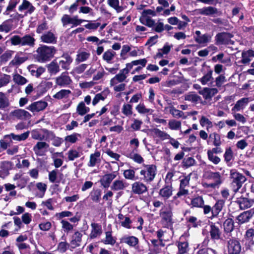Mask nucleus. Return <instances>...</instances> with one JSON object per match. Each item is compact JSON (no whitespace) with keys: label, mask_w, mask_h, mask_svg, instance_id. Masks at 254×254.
I'll return each instance as SVG.
<instances>
[{"label":"nucleus","mask_w":254,"mask_h":254,"mask_svg":"<svg viewBox=\"0 0 254 254\" xmlns=\"http://www.w3.org/2000/svg\"><path fill=\"white\" fill-rule=\"evenodd\" d=\"M49 146V144L46 142L39 141L35 146H34L33 150L36 154L39 155V151L40 150L43 148H47Z\"/></svg>","instance_id":"53"},{"label":"nucleus","mask_w":254,"mask_h":254,"mask_svg":"<svg viewBox=\"0 0 254 254\" xmlns=\"http://www.w3.org/2000/svg\"><path fill=\"white\" fill-rule=\"evenodd\" d=\"M207 153L208 160L212 162L214 164L217 165L220 162V158L218 156L214 155V153L210 151V150H208Z\"/></svg>","instance_id":"56"},{"label":"nucleus","mask_w":254,"mask_h":254,"mask_svg":"<svg viewBox=\"0 0 254 254\" xmlns=\"http://www.w3.org/2000/svg\"><path fill=\"white\" fill-rule=\"evenodd\" d=\"M47 106L48 103L47 102L41 100L32 103L27 107L26 109L32 113L39 112L45 109Z\"/></svg>","instance_id":"11"},{"label":"nucleus","mask_w":254,"mask_h":254,"mask_svg":"<svg viewBox=\"0 0 254 254\" xmlns=\"http://www.w3.org/2000/svg\"><path fill=\"white\" fill-rule=\"evenodd\" d=\"M78 137H81V134L78 133L74 132L70 135H67L64 138V140L66 142L74 143L78 140Z\"/></svg>","instance_id":"54"},{"label":"nucleus","mask_w":254,"mask_h":254,"mask_svg":"<svg viewBox=\"0 0 254 254\" xmlns=\"http://www.w3.org/2000/svg\"><path fill=\"white\" fill-rule=\"evenodd\" d=\"M101 195V190L100 189H96L93 190L90 193L91 199L95 202H98L100 201Z\"/></svg>","instance_id":"52"},{"label":"nucleus","mask_w":254,"mask_h":254,"mask_svg":"<svg viewBox=\"0 0 254 254\" xmlns=\"http://www.w3.org/2000/svg\"><path fill=\"white\" fill-rule=\"evenodd\" d=\"M189 247V243L187 241L179 242L178 244L179 253L180 254H184L187 253Z\"/></svg>","instance_id":"58"},{"label":"nucleus","mask_w":254,"mask_h":254,"mask_svg":"<svg viewBox=\"0 0 254 254\" xmlns=\"http://www.w3.org/2000/svg\"><path fill=\"white\" fill-rule=\"evenodd\" d=\"M112 233V230L105 232V239L101 242L105 245L114 246L116 242V238L113 236Z\"/></svg>","instance_id":"34"},{"label":"nucleus","mask_w":254,"mask_h":254,"mask_svg":"<svg viewBox=\"0 0 254 254\" xmlns=\"http://www.w3.org/2000/svg\"><path fill=\"white\" fill-rule=\"evenodd\" d=\"M230 178L232 181V185L236 187L238 190L242 187L243 184L246 181L247 178L241 173L238 172L236 169L230 170Z\"/></svg>","instance_id":"5"},{"label":"nucleus","mask_w":254,"mask_h":254,"mask_svg":"<svg viewBox=\"0 0 254 254\" xmlns=\"http://www.w3.org/2000/svg\"><path fill=\"white\" fill-rule=\"evenodd\" d=\"M148 191L146 186L141 182H135L131 185V192L135 194H142Z\"/></svg>","instance_id":"12"},{"label":"nucleus","mask_w":254,"mask_h":254,"mask_svg":"<svg viewBox=\"0 0 254 254\" xmlns=\"http://www.w3.org/2000/svg\"><path fill=\"white\" fill-rule=\"evenodd\" d=\"M91 230L89 237L90 239H94L100 237L102 234L103 230L102 226L99 223H92L91 224Z\"/></svg>","instance_id":"16"},{"label":"nucleus","mask_w":254,"mask_h":254,"mask_svg":"<svg viewBox=\"0 0 254 254\" xmlns=\"http://www.w3.org/2000/svg\"><path fill=\"white\" fill-rule=\"evenodd\" d=\"M82 236V234L78 231H76L74 232V233L71 236V240L69 243L70 245V250H72L71 249H74L77 247H79L80 246Z\"/></svg>","instance_id":"19"},{"label":"nucleus","mask_w":254,"mask_h":254,"mask_svg":"<svg viewBox=\"0 0 254 254\" xmlns=\"http://www.w3.org/2000/svg\"><path fill=\"white\" fill-rule=\"evenodd\" d=\"M225 200L224 199H218L214 205L212 207V215L209 217L211 219L218 217L219 214L224 207Z\"/></svg>","instance_id":"13"},{"label":"nucleus","mask_w":254,"mask_h":254,"mask_svg":"<svg viewBox=\"0 0 254 254\" xmlns=\"http://www.w3.org/2000/svg\"><path fill=\"white\" fill-rule=\"evenodd\" d=\"M9 106V101L6 94L2 92H0V109L4 110Z\"/></svg>","instance_id":"38"},{"label":"nucleus","mask_w":254,"mask_h":254,"mask_svg":"<svg viewBox=\"0 0 254 254\" xmlns=\"http://www.w3.org/2000/svg\"><path fill=\"white\" fill-rule=\"evenodd\" d=\"M120 243H125L130 247H135L138 245L139 240L133 236L125 235L120 239Z\"/></svg>","instance_id":"22"},{"label":"nucleus","mask_w":254,"mask_h":254,"mask_svg":"<svg viewBox=\"0 0 254 254\" xmlns=\"http://www.w3.org/2000/svg\"><path fill=\"white\" fill-rule=\"evenodd\" d=\"M11 114L13 116L19 120L29 119L31 117V115L28 112L23 109L14 110Z\"/></svg>","instance_id":"24"},{"label":"nucleus","mask_w":254,"mask_h":254,"mask_svg":"<svg viewBox=\"0 0 254 254\" xmlns=\"http://www.w3.org/2000/svg\"><path fill=\"white\" fill-rule=\"evenodd\" d=\"M209 139L213 140V144L215 146L218 147L221 145L222 142L221 141V136L217 132H214L210 133L209 134Z\"/></svg>","instance_id":"46"},{"label":"nucleus","mask_w":254,"mask_h":254,"mask_svg":"<svg viewBox=\"0 0 254 254\" xmlns=\"http://www.w3.org/2000/svg\"><path fill=\"white\" fill-rule=\"evenodd\" d=\"M232 37L233 35L230 33L225 32L218 33L215 36V44L218 46L233 44V42L231 40Z\"/></svg>","instance_id":"8"},{"label":"nucleus","mask_w":254,"mask_h":254,"mask_svg":"<svg viewBox=\"0 0 254 254\" xmlns=\"http://www.w3.org/2000/svg\"><path fill=\"white\" fill-rule=\"evenodd\" d=\"M195 163V160L193 157H189L185 158L183 160L182 162V167L183 168L187 169L192 166Z\"/></svg>","instance_id":"48"},{"label":"nucleus","mask_w":254,"mask_h":254,"mask_svg":"<svg viewBox=\"0 0 254 254\" xmlns=\"http://www.w3.org/2000/svg\"><path fill=\"white\" fill-rule=\"evenodd\" d=\"M186 220L187 223V227L189 229L191 227L197 228L201 225V221H198L197 218L193 216L186 217Z\"/></svg>","instance_id":"33"},{"label":"nucleus","mask_w":254,"mask_h":254,"mask_svg":"<svg viewBox=\"0 0 254 254\" xmlns=\"http://www.w3.org/2000/svg\"><path fill=\"white\" fill-rule=\"evenodd\" d=\"M204 204V201L202 196L198 195L191 199L190 203L189 205L191 206V208H201Z\"/></svg>","instance_id":"35"},{"label":"nucleus","mask_w":254,"mask_h":254,"mask_svg":"<svg viewBox=\"0 0 254 254\" xmlns=\"http://www.w3.org/2000/svg\"><path fill=\"white\" fill-rule=\"evenodd\" d=\"M13 80L16 83L21 85H24L28 82L25 77L18 73L13 75Z\"/></svg>","instance_id":"57"},{"label":"nucleus","mask_w":254,"mask_h":254,"mask_svg":"<svg viewBox=\"0 0 254 254\" xmlns=\"http://www.w3.org/2000/svg\"><path fill=\"white\" fill-rule=\"evenodd\" d=\"M70 90L68 89H62L55 95H53V98L58 100H61L64 98H68L69 95L71 94Z\"/></svg>","instance_id":"41"},{"label":"nucleus","mask_w":254,"mask_h":254,"mask_svg":"<svg viewBox=\"0 0 254 254\" xmlns=\"http://www.w3.org/2000/svg\"><path fill=\"white\" fill-rule=\"evenodd\" d=\"M28 9V12L32 13L35 10V7L27 0H23L22 4L19 6L18 10L22 11Z\"/></svg>","instance_id":"31"},{"label":"nucleus","mask_w":254,"mask_h":254,"mask_svg":"<svg viewBox=\"0 0 254 254\" xmlns=\"http://www.w3.org/2000/svg\"><path fill=\"white\" fill-rule=\"evenodd\" d=\"M132 105L129 104H124L122 108V113L126 116H129L132 114Z\"/></svg>","instance_id":"62"},{"label":"nucleus","mask_w":254,"mask_h":254,"mask_svg":"<svg viewBox=\"0 0 254 254\" xmlns=\"http://www.w3.org/2000/svg\"><path fill=\"white\" fill-rule=\"evenodd\" d=\"M90 56V54L86 52H82L77 55L76 61L78 63L82 62L87 60Z\"/></svg>","instance_id":"63"},{"label":"nucleus","mask_w":254,"mask_h":254,"mask_svg":"<svg viewBox=\"0 0 254 254\" xmlns=\"http://www.w3.org/2000/svg\"><path fill=\"white\" fill-rule=\"evenodd\" d=\"M144 168L140 171V179L148 184L152 182L157 174V167L154 164H143Z\"/></svg>","instance_id":"2"},{"label":"nucleus","mask_w":254,"mask_h":254,"mask_svg":"<svg viewBox=\"0 0 254 254\" xmlns=\"http://www.w3.org/2000/svg\"><path fill=\"white\" fill-rule=\"evenodd\" d=\"M100 156V152L96 151L94 153L91 154L90 156L89 162L88 164L89 167H94L96 165L98 158Z\"/></svg>","instance_id":"50"},{"label":"nucleus","mask_w":254,"mask_h":254,"mask_svg":"<svg viewBox=\"0 0 254 254\" xmlns=\"http://www.w3.org/2000/svg\"><path fill=\"white\" fill-rule=\"evenodd\" d=\"M138 169L133 168L132 169H128L124 171L123 175L124 177L128 180H134L137 178H135V171Z\"/></svg>","instance_id":"49"},{"label":"nucleus","mask_w":254,"mask_h":254,"mask_svg":"<svg viewBox=\"0 0 254 254\" xmlns=\"http://www.w3.org/2000/svg\"><path fill=\"white\" fill-rule=\"evenodd\" d=\"M47 91L46 87L44 86V85H43V82H41L34 89V92L36 93V95L33 96V99L34 100L38 99Z\"/></svg>","instance_id":"40"},{"label":"nucleus","mask_w":254,"mask_h":254,"mask_svg":"<svg viewBox=\"0 0 254 254\" xmlns=\"http://www.w3.org/2000/svg\"><path fill=\"white\" fill-rule=\"evenodd\" d=\"M62 228L64 233H68L73 229V225L65 219H62L61 221Z\"/></svg>","instance_id":"47"},{"label":"nucleus","mask_w":254,"mask_h":254,"mask_svg":"<svg viewBox=\"0 0 254 254\" xmlns=\"http://www.w3.org/2000/svg\"><path fill=\"white\" fill-rule=\"evenodd\" d=\"M170 108V113L173 117L176 118H182L183 119H185L187 118V116H184V113L183 111L176 109L173 106Z\"/></svg>","instance_id":"42"},{"label":"nucleus","mask_w":254,"mask_h":254,"mask_svg":"<svg viewBox=\"0 0 254 254\" xmlns=\"http://www.w3.org/2000/svg\"><path fill=\"white\" fill-rule=\"evenodd\" d=\"M217 92L218 90L217 88H209L207 87H205L202 90L199 91V93L202 95L206 100L211 99Z\"/></svg>","instance_id":"25"},{"label":"nucleus","mask_w":254,"mask_h":254,"mask_svg":"<svg viewBox=\"0 0 254 254\" xmlns=\"http://www.w3.org/2000/svg\"><path fill=\"white\" fill-rule=\"evenodd\" d=\"M196 36L194 37L195 41L198 44H204L208 43L211 38V36L207 34L201 35V32L197 30L195 32Z\"/></svg>","instance_id":"27"},{"label":"nucleus","mask_w":254,"mask_h":254,"mask_svg":"<svg viewBox=\"0 0 254 254\" xmlns=\"http://www.w3.org/2000/svg\"><path fill=\"white\" fill-rule=\"evenodd\" d=\"M48 72L51 74H56L59 72L60 70V65L56 62V60H54L50 64L47 65Z\"/></svg>","instance_id":"37"},{"label":"nucleus","mask_w":254,"mask_h":254,"mask_svg":"<svg viewBox=\"0 0 254 254\" xmlns=\"http://www.w3.org/2000/svg\"><path fill=\"white\" fill-rule=\"evenodd\" d=\"M41 130L46 135V139L50 138L53 140L52 144L54 146L59 147L63 143V138L56 136L53 131L49 130L46 128H42Z\"/></svg>","instance_id":"10"},{"label":"nucleus","mask_w":254,"mask_h":254,"mask_svg":"<svg viewBox=\"0 0 254 254\" xmlns=\"http://www.w3.org/2000/svg\"><path fill=\"white\" fill-rule=\"evenodd\" d=\"M160 216L161 220V222L164 227L169 228L173 226V213L170 210H167L165 211H160Z\"/></svg>","instance_id":"9"},{"label":"nucleus","mask_w":254,"mask_h":254,"mask_svg":"<svg viewBox=\"0 0 254 254\" xmlns=\"http://www.w3.org/2000/svg\"><path fill=\"white\" fill-rule=\"evenodd\" d=\"M210 227L209 235L210 239L214 242L222 240V232L221 229V223L219 222L213 223L209 222Z\"/></svg>","instance_id":"6"},{"label":"nucleus","mask_w":254,"mask_h":254,"mask_svg":"<svg viewBox=\"0 0 254 254\" xmlns=\"http://www.w3.org/2000/svg\"><path fill=\"white\" fill-rule=\"evenodd\" d=\"M213 71L210 66H207L206 73H204L201 78L198 79V81L200 82L202 85H206L211 80L213 79L212 77Z\"/></svg>","instance_id":"28"},{"label":"nucleus","mask_w":254,"mask_h":254,"mask_svg":"<svg viewBox=\"0 0 254 254\" xmlns=\"http://www.w3.org/2000/svg\"><path fill=\"white\" fill-rule=\"evenodd\" d=\"M68 159L69 161H73L75 158L80 157V153L75 149H70L68 152Z\"/></svg>","instance_id":"64"},{"label":"nucleus","mask_w":254,"mask_h":254,"mask_svg":"<svg viewBox=\"0 0 254 254\" xmlns=\"http://www.w3.org/2000/svg\"><path fill=\"white\" fill-rule=\"evenodd\" d=\"M116 55V52L108 50L105 52L103 55V59L106 61L108 63H110Z\"/></svg>","instance_id":"60"},{"label":"nucleus","mask_w":254,"mask_h":254,"mask_svg":"<svg viewBox=\"0 0 254 254\" xmlns=\"http://www.w3.org/2000/svg\"><path fill=\"white\" fill-rule=\"evenodd\" d=\"M234 221L231 218H227L225 220L223 223V228L224 232L229 236L231 235V233L235 229Z\"/></svg>","instance_id":"23"},{"label":"nucleus","mask_w":254,"mask_h":254,"mask_svg":"<svg viewBox=\"0 0 254 254\" xmlns=\"http://www.w3.org/2000/svg\"><path fill=\"white\" fill-rule=\"evenodd\" d=\"M199 13L203 15H211L213 14L220 15L217 8L212 6L204 7L199 9Z\"/></svg>","instance_id":"29"},{"label":"nucleus","mask_w":254,"mask_h":254,"mask_svg":"<svg viewBox=\"0 0 254 254\" xmlns=\"http://www.w3.org/2000/svg\"><path fill=\"white\" fill-rule=\"evenodd\" d=\"M29 131H27L21 134H15L14 133H10V135L13 140L21 141L26 140L29 136Z\"/></svg>","instance_id":"45"},{"label":"nucleus","mask_w":254,"mask_h":254,"mask_svg":"<svg viewBox=\"0 0 254 254\" xmlns=\"http://www.w3.org/2000/svg\"><path fill=\"white\" fill-rule=\"evenodd\" d=\"M61 58H63V60L59 61V65H61L63 69L68 70L70 68V64L73 62V59L67 52L64 53Z\"/></svg>","instance_id":"15"},{"label":"nucleus","mask_w":254,"mask_h":254,"mask_svg":"<svg viewBox=\"0 0 254 254\" xmlns=\"http://www.w3.org/2000/svg\"><path fill=\"white\" fill-rule=\"evenodd\" d=\"M117 172L105 174L100 180L101 185L105 188H108L112 181L117 177Z\"/></svg>","instance_id":"21"},{"label":"nucleus","mask_w":254,"mask_h":254,"mask_svg":"<svg viewBox=\"0 0 254 254\" xmlns=\"http://www.w3.org/2000/svg\"><path fill=\"white\" fill-rule=\"evenodd\" d=\"M223 157L225 162L229 166L231 164V161L234 158V153L231 147L226 148Z\"/></svg>","instance_id":"36"},{"label":"nucleus","mask_w":254,"mask_h":254,"mask_svg":"<svg viewBox=\"0 0 254 254\" xmlns=\"http://www.w3.org/2000/svg\"><path fill=\"white\" fill-rule=\"evenodd\" d=\"M35 39L30 35H25L21 37V46L33 47L35 45Z\"/></svg>","instance_id":"39"},{"label":"nucleus","mask_w":254,"mask_h":254,"mask_svg":"<svg viewBox=\"0 0 254 254\" xmlns=\"http://www.w3.org/2000/svg\"><path fill=\"white\" fill-rule=\"evenodd\" d=\"M173 187L172 184H165L159 192V195L166 200L169 199L173 194Z\"/></svg>","instance_id":"20"},{"label":"nucleus","mask_w":254,"mask_h":254,"mask_svg":"<svg viewBox=\"0 0 254 254\" xmlns=\"http://www.w3.org/2000/svg\"><path fill=\"white\" fill-rule=\"evenodd\" d=\"M108 4L115 9L117 12L121 11L123 9L119 6V0H108Z\"/></svg>","instance_id":"61"},{"label":"nucleus","mask_w":254,"mask_h":254,"mask_svg":"<svg viewBox=\"0 0 254 254\" xmlns=\"http://www.w3.org/2000/svg\"><path fill=\"white\" fill-rule=\"evenodd\" d=\"M42 128L40 129H34L31 131V137L36 140H43L46 139V135L42 134L41 132Z\"/></svg>","instance_id":"44"},{"label":"nucleus","mask_w":254,"mask_h":254,"mask_svg":"<svg viewBox=\"0 0 254 254\" xmlns=\"http://www.w3.org/2000/svg\"><path fill=\"white\" fill-rule=\"evenodd\" d=\"M41 41L46 43H56L57 37L51 32L48 31L41 36Z\"/></svg>","instance_id":"30"},{"label":"nucleus","mask_w":254,"mask_h":254,"mask_svg":"<svg viewBox=\"0 0 254 254\" xmlns=\"http://www.w3.org/2000/svg\"><path fill=\"white\" fill-rule=\"evenodd\" d=\"M56 51L54 46L41 45L36 50L37 54L35 55V58L39 63H46L54 57Z\"/></svg>","instance_id":"1"},{"label":"nucleus","mask_w":254,"mask_h":254,"mask_svg":"<svg viewBox=\"0 0 254 254\" xmlns=\"http://www.w3.org/2000/svg\"><path fill=\"white\" fill-rule=\"evenodd\" d=\"M254 214V210L253 209H250L241 213L236 217V219L238 220V223L241 225L249 222Z\"/></svg>","instance_id":"18"},{"label":"nucleus","mask_w":254,"mask_h":254,"mask_svg":"<svg viewBox=\"0 0 254 254\" xmlns=\"http://www.w3.org/2000/svg\"><path fill=\"white\" fill-rule=\"evenodd\" d=\"M71 82L72 80L66 71L63 72L60 76L56 78V83L61 87L66 86Z\"/></svg>","instance_id":"17"},{"label":"nucleus","mask_w":254,"mask_h":254,"mask_svg":"<svg viewBox=\"0 0 254 254\" xmlns=\"http://www.w3.org/2000/svg\"><path fill=\"white\" fill-rule=\"evenodd\" d=\"M152 246L150 249L153 250V252L160 254L162 252V248L165 247V243L163 240L152 239L150 240Z\"/></svg>","instance_id":"26"},{"label":"nucleus","mask_w":254,"mask_h":254,"mask_svg":"<svg viewBox=\"0 0 254 254\" xmlns=\"http://www.w3.org/2000/svg\"><path fill=\"white\" fill-rule=\"evenodd\" d=\"M254 229L253 228H250L248 229L244 236L243 239V243L244 244V249H245L246 251L253 250V248L254 246Z\"/></svg>","instance_id":"7"},{"label":"nucleus","mask_w":254,"mask_h":254,"mask_svg":"<svg viewBox=\"0 0 254 254\" xmlns=\"http://www.w3.org/2000/svg\"><path fill=\"white\" fill-rule=\"evenodd\" d=\"M204 176L207 180H213L214 181L212 183H204L203 186L206 188L218 189L223 183L222 177L219 172L207 171L205 172Z\"/></svg>","instance_id":"3"},{"label":"nucleus","mask_w":254,"mask_h":254,"mask_svg":"<svg viewBox=\"0 0 254 254\" xmlns=\"http://www.w3.org/2000/svg\"><path fill=\"white\" fill-rule=\"evenodd\" d=\"M228 254H241L242 250L240 241L235 237L229 238L226 242Z\"/></svg>","instance_id":"4"},{"label":"nucleus","mask_w":254,"mask_h":254,"mask_svg":"<svg viewBox=\"0 0 254 254\" xmlns=\"http://www.w3.org/2000/svg\"><path fill=\"white\" fill-rule=\"evenodd\" d=\"M69 247H70V244L66 241L61 242L58 245L57 250L60 253H64L69 248Z\"/></svg>","instance_id":"59"},{"label":"nucleus","mask_w":254,"mask_h":254,"mask_svg":"<svg viewBox=\"0 0 254 254\" xmlns=\"http://www.w3.org/2000/svg\"><path fill=\"white\" fill-rule=\"evenodd\" d=\"M26 60L27 58L20 57L16 55L14 59L9 63V65L10 66L19 65L23 63Z\"/></svg>","instance_id":"51"},{"label":"nucleus","mask_w":254,"mask_h":254,"mask_svg":"<svg viewBox=\"0 0 254 254\" xmlns=\"http://www.w3.org/2000/svg\"><path fill=\"white\" fill-rule=\"evenodd\" d=\"M241 210H244L250 208L253 204L254 200L253 199L243 197V196L237 198L235 201Z\"/></svg>","instance_id":"14"},{"label":"nucleus","mask_w":254,"mask_h":254,"mask_svg":"<svg viewBox=\"0 0 254 254\" xmlns=\"http://www.w3.org/2000/svg\"><path fill=\"white\" fill-rule=\"evenodd\" d=\"M181 122L176 120H171L169 121L168 126L171 130H178L181 127Z\"/></svg>","instance_id":"55"},{"label":"nucleus","mask_w":254,"mask_h":254,"mask_svg":"<svg viewBox=\"0 0 254 254\" xmlns=\"http://www.w3.org/2000/svg\"><path fill=\"white\" fill-rule=\"evenodd\" d=\"M248 98L244 97L239 100L232 108V112L240 111L241 110L243 109L245 106L248 104Z\"/></svg>","instance_id":"32"},{"label":"nucleus","mask_w":254,"mask_h":254,"mask_svg":"<svg viewBox=\"0 0 254 254\" xmlns=\"http://www.w3.org/2000/svg\"><path fill=\"white\" fill-rule=\"evenodd\" d=\"M127 187L126 184L122 180H115L111 186V189L114 191L123 190Z\"/></svg>","instance_id":"43"}]
</instances>
